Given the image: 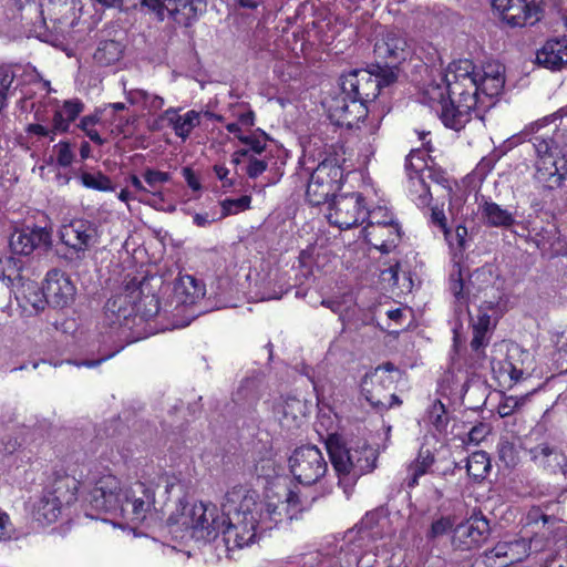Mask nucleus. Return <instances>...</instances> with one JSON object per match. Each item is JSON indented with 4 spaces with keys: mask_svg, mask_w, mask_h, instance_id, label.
Masks as SVG:
<instances>
[{
    "mask_svg": "<svg viewBox=\"0 0 567 567\" xmlns=\"http://www.w3.org/2000/svg\"><path fill=\"white\" fill-rule=\"evenodd\" d=\"M477 74L473 62L467 59L449 65L444 79L449 83L450 105H444L442 111V122L446 127L460 131L471 121L477 104Z\"/></svg>",
    "mask_w": 567,
    "mask_h": 567,
    "instance_id": "nucleus-1",
    "label": "nucleus"
},
{
    "mask_svg": "<svg viewBox=\"0 0 567 567\" xmlns=\"http://www.w3.org/2000/svg\"><path fill=\"white\" fill-rule=\"evenodd\" d=\"M228 503H236L234 514L226 519L223 527V539L228 550L243 548L255 543L260 530V520L262 506L258 505V494L255 491H248L243 487H234L227 493Z\"/></svg>",
    "mask_w": 567,
    "mask_h": 567,
    "instance_id": "nucleus-2",
    "label": "nucleus"
},
{
    "mask_svg": "<svg viewBox=\"0 0 567 567\" xmlns=\"http://www.w3.org/2000/svg\"><path fill=\"white\" fill-rule=\"evenodd\" d=\"M327 450L334 471L339 477V486L350 496L358 480L377 467L378 451L365 442L347 445L337 437L327 441Z\"/></svg>",
    "mask_w": 567,
    "mask_h": 567,
    "instance_id": "nucleus-3",
    "label": "nucleus"
},
{
    "mask_svg": "<svg viewBox=\"0 0 567 567\" xmlns=\"http://www.w3.org/2000/svg\"><path fill=\"white\" fill-rule=\"evenodd\" d=\"M167 523L173 533H183L182 538L189 537L196 542L209 543L223 532L226 517L218 507L212 503H195L183 506V511L171 514Z\"/></svg>",
    "mask_w": 567,
    "mask_h": 567,
    "instance_id": "nucleus-4",
    "label": "nucleus"
},
{
    "mask_svg": "<svg viewBox=\"0 0 567 567\" xmlns=\"http://www.w3.org/2000/svg\"><path fill=\"white\" fill-rule=\"evenodd\" d=\"M398 74L391 69L352 70L340 79V86L349 99L364 104L375 100L381 89L396 82Z\"/></svg>",
    "mask_w": 567,
    "mask_h": 567,
    "instance_id": "nucleus-5",
    "label": "nucleus"
},
{
    "mask_svg": "<svg viewBox=\"0 0 567 567\" xmlns=\"http://www.w3.org/2000/svg\"><path fill=\"white\" fill-rule=\"evenodd\" d=\"M78 482L71 476H61L45 488L33 506V517L41 524L54 523L63 504H72L76 501Z\"/></svg>",
    "mask_w": 567,
    "mask_h": 567,
    "instance_id": "nucleus-6",
    "label": "nucleus"
},
{
    "mask_svg": "<svg viewBox=\"0 0 567 567\" xmlns=\"http://www.w3.org/2000/svg\"><path fill=\"white\" fill-rule=\"evenodd\" d=\"M395 375H399V370L392 363L380 365L373 372L364 375L361 390L372 406L386 410L402 403L393 393L396 383Z\"/></svg>",
    "mask_w": 567,
    "mask_h": 567,
    "instance_id": "nucleus-7",
    "label": "nucleus"
},
{
    "mask_svg": "<svg viewBox=\"0 0 567 567\" xmlns=\"http://www.w3.org/2000/svg\"><path fill=\"white\" fill-rule=\"evenodd\" d=\"M342 177V168L336 158L323 159L310 175L306 189L307 200L313 206H319L327 203L330 197H336Z\"/></svg>",
    "mask_w": 567,
    "mask_h": 567,
    "instance_id": "nucleus-8",
    "label": "nucleus"
},
{
    "mask_svg": "<svg viewBox=\"0 0 567 567\" xmlns=\"http://www.w3.org/2000/svg\"><path fill=\"white\" fill-rule=\"evenodd\" d=\"M288 463L292 476L303 485L318 483L328 471V463L316 445L297 447Z\"/></svg>",
    "mask_w": 567,
    "mask_h": 567,
    "instance_id": "nucleus-9",
    "label": "nucleus"
},
{
    "mask_svg": "<svg viewBox=\"0 0 567 567\" xmlns=\"http://www.w3.org/2000/svg\"><path fill=\"white\" fill-rule=\"evenodd\" d=\"M527 517L536 527L534 535L526 539L527 555L553 550L556 543L564 538L565 530L559 518L543 514L538 508L529 511Z\"/></svg>",
    "mask_w": 567,
    "mask_h": 567,
    "instance_id": "nucleus-10",
    "label": "nucleus"
},
{
    "mask_svg": "<svg viewBox=\"0 0 567 567\" xmlns=\"http://www.w3.org/2000/svg\"><path fill=\"white\" fill-rule=\"evenodd\" d=\"M145 284H140L131 292V300L133 306L130 308L123 307L126 301L127 296H117L112 299H109L106 302V311L113 313L115 316V321L120 326H128L130 318L134 315V312H141L145 317H153L159 311V301L155 295H146L144 297L137 298V296L144 292Z\"/></svg>",
    "mask_w": 567,
    "mask_h": 567,
    "instance_id": "nucleus-11",
    "label": "nucleus"
},
{
    "mask_svg": "<svg viewBox=\"0 0 567 567\" xmlns=\"http://www.w3.org/2000/svg\"><path fill=\"white\" fill-rule=\"evenodd\" d=\"M159 20L172 19L183 27L192 25L206 11L205 0H143Z\"/></svg>",
    "mask_w": 567,
    "mask_h": 567,
    "instance_id": "nucleus-12",
    "label": "nucleus"
},
{
    "mask_svg": "<svg viewBox=\"0 0 567 567\" xmlns=\"http://www.w3.org/2000/svg\"><path fill=\"white\" fill-rule=\"evenodd\" d=\"M367 214L364 197L360 193H351L334 197L329 205L327 218L331 225L348 229L363 223Z\"/></svg>",
    "mask_w": 567,
    "mask_h": 567,
    "instance_id": "nucleus-13",
    "label": "nucleus"
},
{
    "mask_svg": "<svg viewBox=\"0 0 567 567\" xmlns=\"http://www.w3.org/2000/svg\"><path fill=\"white\" fill-rule=\"evenodd\" d=\"M491 3L511 27L533 25L540 19V0H491Z\"/></svg>",
    "mask_w": 567,
    "mask_h": 567,
    "instance_id": "nucleus-14",
    "label": "nucleus"
},
{
    "mask_svg": "<svg viewBox=\"0 0 567 567\" xmlns=\"http://www.w3.org/2000/svg\"><path fill=\"white\" fill-rule=\"evenodd\" d=\"M410 54L406 39L398 30L386 31L374 44L377 69H391L398 74V66Z\"/></svg>",
    "mask_w": 567,
    "mask_h": 567,
    "instance_id": "nucleus-15",
    "label": "nucleus"
},
{
    "mask_svg": "<svg viewBox=\"0 0 567 567\" xmlns=\"http://www.w3.org/2000/svg\"><path fill=\"white\" fill-rule=\"evenodd\" d=\"M494 277L492 270L488 268L476 269L471 274L468 282L465 286L462 279L461 269L457 270V276L451 275V291L455 298V311L461 312L463 308L467 310V299L470 296L476 297L492 287Z\"/></svg>",
    "mask_w": 567,
    "mask_h": 567,
    "instance_id": "nucleus-16",
    "label": "nucleus"
},
{
    "mask_svg": "<svg viewBox=\"0 0 567 567\" xmlns=\"http://www.w3.org/2000/svg\"><path fill=\"white\" fill-rule=\"evenodd\" d=\"M154 502L153 488L142 482H135L123 492L118 509L131 522L142 523L151 512Z\"/></svg>",
    "mask_w": 567,
    "mask_h": 567,
    "instance_id": "nucleus-17",
    "label": "nucleus"
},
{
    "mask_svg": "<svg viewBox=\"0 0 567 567\" xmlns=\"http://www.w3.org/2000/svg\"><path fill=\"white\" fill-rule=\"evenodd\" d=\"M122 494L118 478L112 474H105L96 480L87 502L97 512H112L118 509Z\"/></svg>",
    "mask_w": 567,
    "mask_h": 567,
    "instance_id": "nucleus-18",
    "label": "nucleus"
},
{
    "mask_svg": "<svg viewBox=\"0 0 567 567\" xmlns=\"http://www.w3.org/2000/svg\"><path fill=\"white\" fill-rule=\"evenodd\" d=\"M489 534V523L483 516H472L453 529L452 545L467 550L484 543Z\"/></svg>",
    "mask_w": 567,
    "mask_h": 567,
    "instance_id": "nucleus-19",
    "label": "nucleus"
},
{
    "mask_svg": "<svg viewBox=\"0 0 567 567\" xmlns=\"http://www.w3.org/2000/svg\"><path fill=\"white\" fill-rule=\"evenodd\" d=\"M44 287L48 305L54 308L68 307L73 302L76 293L70 277L59 269H52L47 274Z\"/></svg>",
    "mask_w": 567,
    "mask_h": 567,
    "instance_id": "nucleus-20",
    "label": "nucleus"
},
{
    "mask_svg": "<svg viewBox=\"0 0 567 567\" xmlns=\"http://www.w3.org/2000/svg\"><path fill=\"white\" fill-rule=\"evenodd\" d=\"M61 240L75 251H85L97 243L99 234L94 224L78 219L64 225L60 231Z\"/></svg>",
    "mask_w": 567,
    "mask_h": 567,
    "instance_id": "nucleus-21",
    "label": "nucleus"
},
{
    "mask_svg": "<svg viewBox=\"0 0 567 567\" xmlns=\"http://www.w3.org/2000/svg\"><path fill=\"white\" fill-rule=\"evenodd\" d=\"M328 113L337 124L351 126L367 115L368 106L354 99H349L341 90V93L328 103Z\"/></svg>",
    "mask_w": 567,
    "mask_h": 567,
    "instance_id": "nucleus-22",
    "label": "nucleus"
},
{
    "mask_svg": "<svg viewBox=\"0 0 567 567\" xmlns=\"http://www.w3.org/2000/svg\"><path fill=\"white\" fill-rule=\"evenodd\" d=\"M535 178L548 189L561 186L567 174V161L558 155H545L537 158Z\"/></svg>",
    "mask_w": 567,
    "mask_h": 567,
    "instance_id": "nucleus-23",
    "label": "nucleus"
},
{
    "mask_svg": "<svg viewBox=\"0 0 567 567\" xmlns=\"http://www.w3.org/2000/svg\"><path fill=\"white\" fill-rule=\"evenodd\" d=\"M364 239L383 254H389L400 241L401 234L399 224L385 223L381 226L363 228Z\"/></svg>",
    "mask_w": 567,
    "mask_h": 567,
    "instance_id": "nucleus-24",
    "label": "nucleus"
},
{
    "mask_svg": "<svg viewBox=\"0 0 567 567\" xmlns=\"http://www.w3.org/2000/svg\"><path fill=\"white\" fill-rule=\"evenodd\" d=\"M50 234L44 228H22L10 236L9 246L13 254L28 256L35 248L49 243Z\"/></svg>",
    "mask_w": 567,
    "mask_h": 567,
    "instance_id": "nucleus-25",
    "label": "nucleus"
},
{
    "mask_svg": "<svg viewBox=\"0 0 567 567\" xmlns=\"http://www.w3.org/2000/svg\"><path fill=\"white\" fill-rule=\"evenodd\" d=\"M22 260L8 257L3 262L0 276V309L6 308L11 299L12 291L25 281L21 275Z\"/></svg>",
    "mask_w": 567,
    "mask_h": 567,
    "instance_id": "nucleus-26",
    "label": "nucleus"
},
{
    "mask_svg": "<svg viewBox=\"0 0 567 567\" xmlns=\"http://www.w3.org/2000/svg\"><path fill=\"white\" fill-rule=\"evenodd\" d=\"M538 64L560 70L567 66V38L560 37L548 40L536 53Z\"/></svg>",
    "mask_w": 567,
    "mask_h": 567,
    "instance_id": "nucleus-27",
    "label": "nucleus"
},
{
    "mask_svg": "<svg viewBox=\"0 0 567 567\" xmlns=\"http://www.w3.org/2000/svg\"><path fill=\"white\" fill-rule=\"evenodd\" d=\"M504 71L499 63H487L483 66L482 73L477 74V100L480 94L494 97L502 92L505 84Z\"/></svg>",
    "mask_w": 567,
    "mask_h": 567,
    "instance_id": "nucleus-28",
    "label": "nucleus"
},
{
    "mask_svg": "<svg viewBox=\"0 0 567 567\" xmlns=\"http://www.w3.org/2000/svg\"><path fill=\"white\" fill-rule=\"evenodd\" d=\"M205 296V285L192 275L179 276L174 286L176 307L193 306Z\"/></svg>",
    "mask_w": 567,
    "mask_h": 567,
    "instance_id": "nucleus-29",
    "label": "nucleus"
},
{
    "mask_svg": "<svg viewBox=\"0 0 567 567\" xmlns=\"http://www.w3.org/2000/svg\"><path fill=\"white\" fill-rule=\"evenodd\" d=\"M84 111V104L80 99L65 100L53 113V135L66 133L72 122Z\"/></svg>",
    "mask_w": 567,
    "mask_h": 567,
    "instance_id": "nucleus-30",
    "label": "nucleus"
},
{
    "mask_svg": "<svg viewBox=\"0 0 567 567\" xmlns=\"http://www.w3.org/2000/svg\"><path fill=\"white\" fill-rule=\"evenodd\" d=\"M529 454L536 465L549 473H558L567 464V458L563 453L545 443L530 449Z\"/></svg>",
    "mask_w": 567,
    "mask_h": 567,
    "instance_id": "nucleus-31",
    "label": "nucleus"
},
{
    "mask_svg": "<svg viewBox=\"0 0 567 567\" xmlns=\"http://www.w3.org/2000/svg\"><path fill=\"white\" fill-rule=\"evenodd\" d=\"M12 293H14L17 301L24 309L31 307L33 310L39 311L43 310L45 305H48L45 287L42 290L38 282L32 280L21 282Z\"/></svg>",
    "mask_w": 567,
    "mask_h": 567,
    "instance_id": "nucleus-32",
    "label": "nucleus"
},
{
    "mask_svg": "<svg viewBox=\"0 0 567 567\" xmlns=\"http://www.w3.org/2000/svg\"><path fill=\"white\" fill-rule=\"evenodd\" d=\"M161 120L167 121L175 134L182 140H186L192 131L200 124V114L194 110L181 115L174 109L166 110Z\"/></svg>",
    "mask_w": 567,
    "mask_h": 567,
    "instance_id": "nucleus-33",
    "label": "nucleus"
},
{
    "mask_svg": "<svg viewBox=\"0 0 567 567\" xmlns=\"http://www.w3.org/2000/svg\"><path fill=\"white\" fill-rule=\"evenodd\" d=\"M280 422L284 427H299L307 415L308 406L305 400L288 395L279 406Z\"/></svg>",
    "mask_w": 567,
    "mask_h": 567,
    "instance_id": "nucleus-34",
    "label": "nucleus"
},
{
    "mask_svg": "<svg viewBox=\"0 0 567 567\" xmlns=\"http://www.w3.org/2000/svg\"><path fill=\"white\" fill-rule=\"evenodd\" d=\"M478 213L482 221L489 227L508 228L515 223V218L511 212L487 199H483L482 203H480Z\"/></svg>",
    "mask_w": 567,
    "mask_h": 567,
    "instance_id": "nucleus-35",
    "label": "nucleus"
},
{
    "mask_svg": "<svg viewBox=\"0 0 567 567\" xmlns=\"http://www.w3.org/2000/svg\"><path fill=\"white\" fill-rule=\"evenodd\" d=\"M526 539L516 538L511 542H499L491 550V556L495 558H504L505 565L514 564L527 557Z\"/></svg>",
    "mask_w": 567,
    "mask_h": 567,
    "instance_id": "nucleus-36",
    "label": "nucleus"
},
{
    "mask_svg": "<svg viewBox=\"0 0 567 567\" xmlns=\"http://www.w3.org/2000/svg\"><path fill=\"white\" fill-rule=\"evenodd\" d=\"M434 463V456L430 450H420L416 458L408 466L405 482L409 488L419 484V478L427 473Z\"/></svg>",
    "mask_w": 567,
    "mask_h": 567,
    "instance_id": "nucleus-37",
    "label": "nucleus"
},
{
    "mask_svg": "<svg viewBox=\"0 0 567 567\" xmlns=\"http://www.w3.org/2000/svg\"><path fill=\"white\" fill-rule=\"evenodd\" d=\"M258 505L262 506L261 516L257 515L258 520H260V530L271 529L282 520L285 503L279 501L274 502L268 498L266 502L258 499Z\"/></svg>",
    "mask_w": 567,
    "mask_h": 567,
    "instance_id": "nucleus-38",
    "label": "nucleus"
},
{
    "mask_svg": "<svg viewBox=\"0 0 567 567\" xmlns=\"http://www.w3.org/2000/svg\"><path fill=\"white\" fill-rule=\"evenodd\" d=\"M411 195L419 206H426L432 197L431 184L423 179V167L409 173Z\"/></svg>",
    "mask_w": 567,
    "mask_h": 567,
    "instance_id": "nucleus-39",
    "label": "nucleus"
},
{
    "mask_svg": "<svg viewBox=\"0 0 567 567\" xmlns=\"http://www.w3.org/2000/svg\"><path fill=\"white\" fill-rule=\"evenodd\" d=\"M343 329L359 331L362 327L373 322V316L357 306L349 307L341 312Z\"/></svg>",
    "mask_w": 567,
    "mask_h": 567,
    "instance_id": "nucleus-40",
    "label": "nucleus"
},
{
    "mask_svg": "<svg viewBox=\"0 0 567 567\" xmlns=\"http://www.w3.org/2000/svg\"><path fill=\"white\" fill-rule=\"evenodd\" d=\"M264 391V377L260 373L244 379L237 389L236 396L240 401L252 402L260 398Z\"/></svg>",
    "mask_w": 567,
    "mask_h": 567,
    "instance_id": "nucleus-41",
    "label": "nucleus"
},
{
    "mask_svg": "<svg viewBox=\"0 0 567 567\" xmlns=\"http://www.w3.org/2000/svg\"><path fill=\"white\" fill-rule=\"evenodd\" d=\"M386 520L388 519L382 516L381 512H370L361 519L359 532L372 539L381 538L383 536V525Z\"/></svg>",
    "mask_w": 567,
    "mask_h": 567,
    "instance_id": "nucleus-42",
    "label": "nucleus"
},
{
    "mask_svg": "<svg viewBox=\"0 0 567 567\" xmlns=\"http://www.w3.org/2000/svg\"><path fill=\"white\" fill-rule=\"evenodd\" d=\"M423 96L429 103L440 104L441 111H443L444 105H450L449 83L444 76L441 75L440 82L433 81L429 83L423 90ZM440 117L442 118V112H440Z\"/></svg>",
    "mask_w": 567,
    "mask_h": 567,
    "instance_id": "nucleus-43",
    "label": "nucleus"
},
{
    "mask_svg": "<svg viewBox=\"0 0 567 567\" xmlns=\"http://www.w3.org/2000/svg\"><path fill=\"white\" fill-rule=\"evenodd\" d=\"M122 50V44L115 40L102 41L94 53V60L101 65H110L121 58Z\"/></svg>",
    "mask_w": 567,
    "mask_h": 567,
    "instance_id": "nucleus-44",
    "label": "nucleus"
},
{
    "mask_svg": "<svg viewBox=\"0 0 567 567\" xmlns=\"http://www.w3.org/2000/svg\"><path fill=\"white\" fill-rule=\"evenodd\" d=\"M491 468V461L486 452L472 453L467 458L466 470L474 480H483Z\"/></svg>",
    "mask_w": 567,
    "mask_h": 567,
    "instance_id": "nucleus-45",
    "label": "nucleus"
},
{
    "mask_svg": "<svg viewBox=\"0 0 567 567\" xmlns=\"http://www.w3.org/2000/svg\"><path fill=\"white\" fill-rule=\"evenodd\" d=\"M127 99L133 104H142L150 112H156L164 106V99L162 96L151 94L142 89L128 91Z\"/></svg>",
    "mask_w": 567,
    "mask_h": 567,
    "instance_id": "nucleus-46",
    "label": "nucleus"
},
{
    "mask_svg": "<svg viewBox=\"0 0 567 567\" xmlns=\"http://www.w3.org/2000/svg\"><path fill=\"white\" fill-rule=\"evenodd\" d=\"M423 179H426L431 185L434 184V192L442 193L443 197H451L452 185L445 173L433 167H423Z\"/></svg>",
    "mask_w": 567,
    "mask_h": 567,
    "instance_id": "nucleus-47",
    "label": "nucleus"
},
{
    "mask_svg": "<svg viewBox=\"0 0 567 567\" xmlns=\"http://www.w3.org/2000/svg\"><path fill=\"white\" fill-rule=\"evenodd\" d=\"M81 183L84 187L99 192H112L114 186L110 177L101 172L87 173L83 172L80 176Z\"/></svg>",
    "mask_w": 567,
    "mask_h": 567,
    "instance_id": "nucleus-48",
    "label": "nucleus"
},
{
    "mask_svg": "<svg viewBox=\"0 0 567 567\" xmlns=\"http://www.w3.org/2000/svg\"><path fill=\"white\" fill-rule=\"evenodd\" d=\"M429 422L437 432H443L449 424V416L444 404L440 400H435L429 409Z\"/></svg>",
    "mask_w": 567,
    "mask_h": 567,
    "instance_id": "nucleus-49",
    "label": "nucleus"
},
{
    "mask_svg": "<svg viewBox=\"0 0 567 567\" xmlns=\"http://www.w3.org/2000/svg\"><path fill=\"white\" fill-rule=\"evenodd\" d=\"M529 394L526 395H509L504 399V401L498 405L497 412L501 417H506L512 415L514 412L518 411L528 400Z\"/></svg>",
    "mask_w": 567,
    "mask_h": 567,
    "instance_id": "nucleus-50",
    "label": "nucleus"
},
{
    "mask_svg": "<svg viewBox=\"0 0 567 567\" xmlns=\"http://www.w3.org/2000/svg\"><path fill=\"white\" fill-rule=\"evenodd\" d=\"M285 515L288 519L298 518V515L306 509L305 502L300 499V496L292 491H289L286 495L285 501Z\"/></svg>",
    "mask_w": 567,
    "mask_h": 567,
    "instance_id": "nucleus-51",
    "label": "nucleus"
},
{
    "mask_svg": "<svg viewBox=\"0 0 567 567\" xmlns=\"http://www.w3.org/2000/svg\"><path fill=\"white\" fill-rule=\"evenodd\" d=\"M143 177H144L145 183L151 188L148 192H151L154 195L158 194L157 188L161 185L169 182V179H171L169 173L161 172V171L153 169V168L145 169Z\"/></svg>",
    "mask_w": 567,
    "mask_h": 567,
    "instance_id": "nucleus-52",
    "label": "nucleus"
},
{
    "mask_svg": "<svg viewBox=\"0 0 567 567\" xmlns=\"http://www.w3.org/2000/svg\"><path fill=\"white\" fill-rule=\"evenodd\" d=\"M454 526V519L451 516H441L433 520L431 527L426 534L429 539H435L452 530Z\"/></svg>",
    "mask_w": 567,
    "mask_h": 567,
    "instance_id": "nucleus-53",
    "label": "nucleus"
},
{
    "mask_svg": "<svg viewBox=\"0 0 567 567\" xmlns=\"http://www.w3.org/2000/svg\"><path fill=\"white\" fill-rule=\"evenodd\" d=\"M99 118L95 115H87L81 118L80 124L78 125L85 135L97 145H103L104 140L101 137L99 132L94 128L95 124L97 123Z\"/></svg>",
    "mask_w": 567,
    "mask_h": 567,
    "instance_id": "nucleus-54",
    "label": "nucleus"
},
{
    "mask_svg": "<svg viewBox=\"0 0 567 567\" xmlns=\"http://www.w3.org/2000/svg\"><path fill=\"white\" fill-rule=\"evenodd\" d=\"M250 200L251 198L247 195H244L237 199H225L221 203V217H226L228 215L236 214L249 208Z\"/></svg>",
    "mask_w": 567,
    "mask_h": 567,
    "instance_id": "nucleus-55",
    "label": "nucleus"
},
{
    "mask_svg": "<svg viewBox=\"0 0 567 567\" xmlns=\"http://www.w3.org/2000/svg\"><path fill=\"white\" fill-rule=\"evenodd\" d=\"M365 219L368 220L365 227H373L374 225L381 226L385 223L394 221L392 214L383 207H377L372 210H368Z\"/></svg>",
    "mask_w": 567,
    "mask_h": 567,
    "instance_id": "nucleus-56",
    "label": "nucleus"
},
{
    "mask_svg": "<svg viewBox=\"0 0 567 567\" xmlns=\"http://www.w3.org/2000/svg\"><path fill=\"white\" fill-rule=\"evenodd\" d=\"M532 143L537 153V158L544 157L545 155H556L554 153V142L551 138L538 135L533 137Z\"/></svg>",
    "mask_w": 567,
    "mask_h": 567,
    "instance_id": "nucleus-57",
    "label": "nucleus"
},
{
    "mask_svg": "<svg viewBox=\"0 0 567 567\" xmlns=\"http://www.w3.org/2000/svg\"><path fill=\"white\" fill-rule=\"evenodd\" d=\"M56 151V162L60 166L68 167L74 159V153L71 150L69 142H60L54 146Z\"/></svg>",
    "mask_w": 567,
    "mask_h": 567,
    "instance_id": "nucleus-58",
    "label": "nucleus"
},
{
    "mask_svg": "<svg viewBox=\"0 0 567 567\" xmlns=\"http://www.w3.org/2000/svg\"><path fill=\"white\" fill-rule=\"evenodd\" d=\"M267 167L268 163L265 159L250 156L246 167V173L250 178H257L267 169Z\"/></svg>",
    "mask_w": 567,
    "mask_h": 567,
    "instance_id": "nucleus-59",
    "label": "nucleus"
},
{
    "mask_svg": "<svg viewBox=\"0 0 567 567\" xmlns=\"http://www.w3.org/2000/svg\"><path fill=\"white\" fill-rule=\"evenodd\" d=\"M238 140L248 145L255 154H261L266 148V143L256 136L238 135Z\"/></svg>",
    "mask_w": 567,
    "mask_h": 567,
    "instance_id": "nucleus-60",
    "label": "nucleus"
},
{
    "mask_svg": "<svg viewBox=\"0 0 567 567\" xmlns=\"http://www.w3.org/2000/svg\"><path fill=\"white\" fill-rule=\"evenodd\" d=\"M106 8H116L120 10H130L136 7L137 0H96Z\"/></svg>",
    "mask_w": 567,
    "mask_h": 567,
    "instance_id": "nucleus-61",
    "label": "nucleus"
},
{
    "mask_svg": "<svg viewBox=\"0 0 567 567\" xmlns=\"http://www.w3.org/2000/svg\"><path fill=\"white\" fill-rule=\"evenodd\" d=\"M27 132L29 134H35L39 136L50 137L51 141L54 140L55 135H53V125L51 127L44 126L40 123L30 124L27 127Z\"/></svg>",
    "mask_w": 567,
    "mask_h": 567,
    "instance_id": "nucleus-62",
    "label": "nucleus"
},
{
    "mask_svg": "<svg viewBox=\"0 0 567 567\" xmlns=\"http://www.w3.org/2000/svg\"><path fill=\"white\" fill-rule=\"evenodd\" d=\"M431 220L434 225L441 228L446 236L449 234V229L446 226V217L442 209L439 207H433L431 213Z\"/></svg>",
    "mask_w": 567,
    "mask_h": 567,
    "instance_id": "nucleus-63",
    "label": "nucleus"
},
{
    "mask_svg": "<svg viewBox=\"0 0 567 567\" xmlns=\"http://www.w3.org/2000/svg\"><path fill=\"white\" fill-rule=\"evenodd\" d=\"M488 344L487 333L473 330V339L471 341V348L478 352L482 348Z\"/></svg>",
    "mask_w": 567,
    "mask_h": 567,
    "instance_id": "nucleus-64",
    "label": "nucleus"
}]
</instances>
